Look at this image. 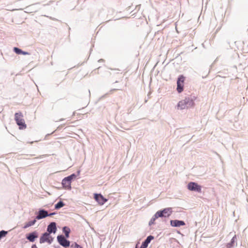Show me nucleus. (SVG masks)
<instances>
[{"label":"nucleus","mask_w":248,"mask_h":248,"mask_svg":"<svg viewBox=\"0 0 248 248\" xmlns=\"http://www.w3.org/2000/svg\"><path fill=\"white\" fill-rule=\"evenodd\" d=\"M15 120L16 124L19 126L20 129H24L26 128L27 125L25 124L23 119V115L22 112H19L15 114Z\"/></svg>","instance_id":"nucleus-1"},{"label":"nucleus","mask_w":248,"mask_h":248,"mask_svg":"<svg viewBox=\"0 0 248 248\" xmlns=\"http://www.w3.org/2000/svg\"><path fill=\"white\" fill-rule=\"evenodd\" d=\"M185 80V77L181 75L178 78L177 81V91L179 93H181L184 90V82Z\"/></svg>","instance_id":"nucleus-2"},{"label":"nucleus","mask_w":248,"mask_h":248,"mask_svg":"<svg viewBox=\"0 0 248 248\" xmlns=\"http://www.w3.org/2000/svg\"><path fill=\"white\" fill-rule=\"evenodd\" d=\"M75 177V175L73 174L67 177L64 178L62 181V185L63 186L67 189L71 188V180L74 177Z\"/></svg>","instance_id":"nucleus-3"},{"label":"nucleus","mask_w":248,"mask_h":248,"mask_svg":"<svg viewBox=\"0 0 248 248\" xmlns=\"http://www.w3.org/2000/svg\"><path fill=\"white\" fill-rule=\"evenodd\" d=\"M53 238L49 233L45 232L40 238V243H44L47 242L51 244L53 241Z\"/></svg>","instance_id":"nucleus-4"},{"label":"nucleus","mask_w":248,"mask_h":248,"mask_svg":"<svg viewBox=\"0 0 248 248\" xmlns=\"http://www.w3.org/2000/svg\"><path fill=\"white\" fill-rule=\"evenodd\" d=\"M187 188L190 191H194L198 192H201V186L195 182H190L187 185Z\"/></svg>","instance_id":"nucleus-5"},{"label":"nucleus","mask_w":248,"mask_h":248,"mask_svg":"<svg viewBox=\"0 0 248 248\" xmlns=\"http://www.w3.org/2000/svg\"><path fill=\"white\" fill-rule=\"evenodd\" d=\"M58 241L59 244L64 247H69L70 245V242L68 241L66 238L62 235H59L57 237Z\"/></svg>","instance_id":"nucleus-6"},{"label":"nucleus","mask_w":248,"mask_h":248,"mask_svg":"<svg viewBox=\"0 0 248 248\" xmlns=\"http://www.w3.org/2000/svg\"><path fill=\"white\" fill-rule=\"evenodd\" d=\"M94 199L101 205H103L107 200L101 194H95Z\"/></svg>","instance_id":"nucleus-7"},{"label":"nucleus","mask_w":248,"mask_h":248,"mask_svg":"<svg viewBox=\"0 0 248 248\" xmlns=\"http://www.w3.org/2000/svg\"><path fill=\"white\" fill-rule=\"evenodd\" d=\"M170 225L173 227H180L185 225V223L183 221L178 220H172L170 221Z\"/></svg>","instance_id":"nucleus-8"},{"label":"nucleus","mask_w":248,"mask_h":248,"mask_svg":"<svg viewBox=\"0 0 248 248\" xmlns=\"http://www.w3.org/2000/svg\"><path fill=\"white\" fill-rule=\"evenodd\" d=\"M183 100L188 107H192L194 106V100L190 97H186Z\"/></svg>","instance_id":"nucleus-9"},{"label":"nucleus","mask_w":248,"mask_h":248,"mask_svg":"<svg viewBox=\"0 0 248 248\" xmlns=\"http://www.w3.org/2000/svg\"><path fill=\"white\" fill-rule=\"evenodd\" d=\"M47 231L49 234L51 232L55 233L56 231V223L55 222L51 223L48 226Z\"/></svg>","instance_id":"nucleus-10"},{"label":"nucleus","mask_w":248,"mask_h":248,"mask_svg":"<svg viewBox=\"0 0 248 248\" xmlns=\"http://www.w3.org/2000/svg\"><path fill=\"white\" fill-rule=\"evenodd\" d=\"M48 216V214L47 211L42 210L39 212L38 215L36 217L37 219H40L46 217Z\"/></svg>","instance_id":"nucleus-11"},{"label":"nucleus","mask_w":248,"mask_h":248,"mask_svg":"<svg viewBox=\"0 0 248 248\" xmlns=\"http://www.w3.org/2000/svg\"><path fill=\"white\" fill-rule=\"evenodd\" d=\"M154 239V237L152 235H150L147 237L146 239L142 243L140 248H146L150 242V241Z\"/></svg>","instance_id":"nucleus-12"},{"label":"nucleus","mask_w":248,"mask_h":248,"mask_svg":"<svg viewBox=\"0 0 248 248\" xmlns=\"http://www.w3.org/2000/svg\"><path fill=\"white\" fill-rule=\"evenodd\" d=\"M177 107L178 108H180L181 109H183L188 108V107L187 106V105L185 103V102L183 100L182 101H180L178 103V104L177 105Z\"/></svg>","instance_id":"nucleus-13"},{"label":"nucleus","mask_w":248,"mask_h":248,"mask_svg":"<svg viewBox=\"0 0 248 248\" xmlns=\"http://www.w3.org/2000/svg\"><path fill=\"white\" fill-rule=\"evenodd\" d=\"M162 212L164 215L169 217L172 213V208L170 207L165 208L162 210Z\"/></svg>","instance_id":"nucleus-14"},{"label":"nucleus","mask_w":248,"mask_h":248,"mask_svg":"<svg viewBox=\"0 0 248 248\" xmlns=\"http://www.w3.org/2000/svg\"><path fill=\"white\" fill-rule=\"evenodd\" d=\"M167 217L166 215H164L162 212V211H157L154 217L155 219L157 218L160 217Z\"/></svg>","instance_id":"nucleus-15"},{"label":"nucleus","mask_w":248,"mask_h":248,"mask_svg":"<svg viewBox=\"0 0 248 248\" xmlns=\"http://www.w3.org/2000/svg\"><path fill=\"white\" fill-rule=\"evenodd\" d=\"M36 237H37V236L35 235L33 233H30L27 237V239L31 242H33Z\"/></svg>","instance_id":"nucleus-16"},{"label":"nucleus","mask_w":248,"mask_h":248,"mask_svg":"<svg viewBox=\"0 0 248 248\" xmlns=\"http://www.w3.org/2000/svg\"><path fill=\"white\" fill-rule=\"evenodd\" d=\"M63 231L64 232V233L65 234V236L66 237H69V234L70 233V229L66 227H64L63 229Z\"/></svg>","instance_id":"nucleus-17"},{"label":"nucleus","mask_w":248,"mask_h":248,"mask_svg":"<svg viewBox=\"0 0 248 248\" xmlns=\"http://www.w3.org/2000/svg\"><path fill=\"white\" fill-rule=\"evenodd\" d=\"M64 205V204L62 202H59L55 206L56 209H59Z\"/></svg>","instance_id":"nucleus-18"},{"label":"nucleus","mask_w":248,"mask_h":248,"mask_svg":"<svg viewBox=\"0 0 248 248\" xmlns=\"http://www.w3.org/2000/svg\"><path fill=\"white\" fill-rule=\"evenodd\" d=\"M7 234V232L5 231H1L0 232V240L2 237H5Z\"/></svg>","instance_id":"nucleus-19"},{"label":"nucleus","mask_w":248,"mask_h":248,"mask_svg":"<svg viewBox=\"0 0 248 248\" xmlns=\"http://www.w3.org/2000/svg\"><path fill=\"white\" fill-rule=\"evenodd\" d=\"M14 51L17 54H21L22 52V50L17 48V47H14Z\"/></svg>","instance_id":"nucleus-20"},{"label":"nucleus","mask_w":248,"mask_h":248,"mask_svg":"<svg viewBox=\"0 0 248 248\" xmlns=\"http://www.w3.org/2000/svg\"><path fill=\"white\" fill-rule=\"evenodd\" d=\"M21 54H23V55H28L29 54V53L27 52H25V51H23L22 50V52H21Z\"/></svg>","instance_id":"nucleus-21"},{"label":"nucleus","mask_w":248,"mask_h":248,"mask_svg":"<svg viewBox=\"0 0 248 248\" xmlns=\"http://www.w3.org/2000/svg\"><path fill=\"white\" fill-rule=\"evenodd\" d=\"M35 221H36L35 220H33L31 223L29 225H28V226L33 225L35 223Z\"/></svg>","instance_id":"nucleus-22"},{"label":"nucleus","mask_w":248,"mask_h":248,"mask_svg":"<svg viewBox=\"0 0 248 248\" xmlns=\"http://www.w3.org/2000/svg\"><path fill=\"white\" fill-rule=\"evenodd\" d=\"M75 247H76L77 248H82L79 245H78L77 243L75 244Z\"/></svg>","instance_id":"nucleus-23"},{"label":"nucleus","mask_w":248,"mask_h":248,"mask_svg":"<svg viewBox=\"0 0 248 248\" xmlns=\"http://www.w3.org/2000/svg\"><path fill=\"white\" fill-rule=\"evenodd\" d=\"M54 214H55V213H51L50 214H48V216H52V215H54Z\"/></svg>","instance_id":"nucleus-24"},{"label":"nucleus","mask_w":248,"mask_h":248,"mask_svg":"<svg viewBox=\"0 0 248 248\" xmlns=\"http://www.w3.org/2000/svg\"><path fill=\"white\" fill-rule=\"evenodd\" d=\"M32 248H37L36 246L35 245H33L32 247Z\"/></svg>","instance_id":"nucleus-25"},{"label":"nucleus","mask_w":248,"mask_h":248,"mask_svg":"<svg viewBox=\"0 0 248 248\" xmlns=\"http://www.w3.org/2000/svg\"><path fill=\"white\" fill-rule=\"evenodd\" d=\"M136 248H137V247H136Z\"/></svg>","instance_id":"nucleus-26"}]
</instances>
